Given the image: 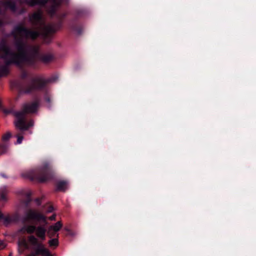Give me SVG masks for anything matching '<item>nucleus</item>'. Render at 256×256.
<instances>
[{
  "label": "nucleus",
  "mask_w": 256,
  "mask_h": 256,
  "mask_svg": "<svg viewBox=\"0 0 256 256\" xmlns=\"http://www.w3.org/2000/svg\"><path fill=\"white\" fill-rule=\"evenodd\" d=\"M30 21L33 26L32 30L18 25L12 32L16 40V46L18 54L11 52L5 42L0 43V54H2L1 58L6 64L0 66V78L8 74L9 64H14L18 66L31 64V60H35L38 58V46H29L27 44L28 40H34L40 35L46 36L56 30L54 26L46 24L42 18V12L40 10L30 16Z\"/></svg>",
  "instance_id": "nucleus-1"
},
{
  "label": "nucleus",
  "mask_w": 256,
  "mask_h": 256,
  "mask_svg": "<svg viewBox=\"0 0 256 256\" xmlns=\"http://www.w3.org/2000/svg\"><path fill=\"white\" fill-rule=\"evenodd\" d=\"M38 106L39 102L38 100L24 104L22 106V110L15 113L16 120L14 122V124L16 127L20 130H24L32 126L33 121L30 120L28 122L26 114L36 112Z\"/></svg>",
  "instance_id": "nucleus-2"
},
{
  "label": "nucleus",
  "mask_w": 256,
  "mask_h": 256,
  "mask_svg": "<svg viewBox=\"0 0 256 256\" xmlns=\"http://www.w3.org/2000/svg\"><path fill=\"white\" fill-rule=\"evenodd\" d=\"M52 170L50 164L44 162L39 168L30 170L22 174V176L31 180L43 182L48 180L52 176Z\"/></svg>",
  "instance_id": "nucleus-3"
},
{
  "label": "nucleus",
  "mask_w": 256,
  "mask_h": 256,
  "mask_svg": "<svg viewBox=\"0 0 256 256\" xmlns=\"http://www.w3.org/2000/svg\"><path fill=\"white\" fill-rule=\"evenodd\" d=\"M28 241L32 245L38 246L36 250V252L38 254H40L42 256H54L48 248L44 247L42 242H38V240L34 236H29L28 237Z\"/></svg>",
  "instance_id": "nucleus-4"
},
{
  "label": "nucleus",
  "mask_w": 256,
  "mask_h": 256,
  "mask_svg": "<svg viewBox=\"0 0 256 256\" xmlns=\"http://www.w3.org/2000/svg\"><path fill=\"white\" fill-rule=\"evenodd\" d=\"M22 232H26L28 234H32L35 232L36 235L42 240L46 239V229L42 226L36 227L34 226H26L21 230Z\"/></svg>",
  "instance_id": "nucleus-5"
},
{
  "label": "nucleus",
  "mask_w": 256,
  "mask_h": 256,
  "mask_svg": "<svg viewBox=\"0 0 256 256\" xmlns=\"http://www.w3.org/2000/svg\"><path fill=\"white\" fill-rule=\"evenodd\" d=\"M46 81L41 76L34 78L28 88L24 91L25 93H30L34 90L42 88L46 85Z\"/></svg>",
  "instance_id": "nucleus-6"
},
{
  "label": "nucleus",
  "mask_w": 256,
  "mask_h": 256,
  "mask_svg": "<svg viewBox=\"0 0 256 256\" xmlns=\"http://www.w3.org/2000/svg\"><path fill=\"white\" fill-rule=\"evenodd\" d=\"M46 216L39 212L36 210H29L26 214L25 220H34L46 223Z\"/></svg>",
  "instance_id": "nucleus-7"
},
{
  "label": "nucleus",
  "mask_w": 256,
  "mask_h": 256,
  "mask_svg": "<svg viewBox=\"0 0 256 256\" xmlns=\"http://www.w3.org/2000/svg\"><path fill=\"white\" fill-rule=\"evenodd\" d=\"M50 2L52 4V10H50L49 12L52 14L55 10L56 7L58 6L56 3H54L51 0H25L24 2L30 6H34L36 4L44 6Z\"/></svg>",
  "instance_id": "nucleus-8"
},
{
  "label": "nucleus",
  "mask_w": 256,
  "mask_h": 256,
  "mask_svg": "<svg viewBox=\"0 0 256 256\" xmlns=\"http://www.w3.org/2000/svg\"><path fill=\"white\" fill-rule=\"evenodd\" d=\"M1 4L6 8H8L12 12L16 11L15 2L12 0H4L2 2Z\"/></svg>",
  "instance_id": "nucleus-9"
},
{
  "label": "nucleus",
  "mask_w": 256,
  "mask_h": 256,
  "mask_svg": "<svg viewBox=\"0 0 256 256\" xmlns=\"http://www.w3.org/2000/svg\"><path fill=\"white\" fill-rule=\"evenodd\" d=\"M68 188V184L65 182H60L57 184L56 190L60 191H64Z\"/></svg>",
  "instance_id": "nucleus-10"
},
{
  "label": "nucleus",
  "mask_w": 256,
  "mask_h": 256,
  "mask_svg": "<svg viewBox=\"0 0 256 256\" xmlns=\"http://www.w3.org/2000/svg\"><path fill=\"white\" fill-rule=\"evenodd\" d=\"M7 194L8 190L6 187L2 188L0 190V199L4 201H6L7 200Z\"/></svg>",
  "instance_id": "nucleus-11"
},
{
  "label": "nucleus",
  "mask_w": 256,
  "mask_h": 256,
  "mask_svg": "<svg viewBox=\"0 0 256 256\" xmlns=\"http://www.w3.org/2000/svg\"><path fill=\"white\" fill-rule=\"evenodd\" d=\"M62 227V224L60 222H56L54 224L51 226L49 227L50 230H52L56 232L60 230Z\"/></svg>",
  "instance_id": "nucleus-12"
},
{
  "label": "nucleus",
  "mask_w": 256,
  "mask_h": 256,
  "mask_svg": "<svg viewBox=\"0 0 256 256\" xmlns=\"http://www.w3.org/2000/svg\"><path fill=\"white\" fill-rule=\"evenodd\" d=\"M48 244L49 246L52 248H56L58 245V238H54L50 239L48 242Z\"/></svg>",
  "instance_id": "nucleus-13"
},
{
  "label": "nucleus",
  "mask_w": 256,
  "mask_h": 256,
  "mask_svg": "<svg viewBox=\"0 0 256 256\" xmlns=\"http://www.w3.org/2000/svg\"><path fill=\"white\" fill-rule=\"evenodd\" d=\"M52 56L50 55H44L40 58L41 61L44 63H47L52 60Z\"/></svg>",
  "instance_id": "nucleus-14"
},
{
  "label": "nucleus",
  "mask_w": 256,
  "mask_h": 256,
  "mask_svg": "<svg viewBox=\"0 0 256 256\" xmlns=\"http://www.w3.org/2000/svg\"><path fill=\"white\" fill-rule=\"evenodd\" d=\"M48 236L50 238H52V237L56 236L57 238H58V234L55 231L50 230V228H48Z\"/></svg>",
  "instance_id": "nucleus-15"
},
{
  "label": "nucleus",
  "mask_w": 256,
  "mask_h": 256,
  "mask_svg": "<svg viewBox=\"0 0 256 256\" xmlns=\"http://www.w3.org/2000/svg\"><path fill=\"white\" fill-rule=\"evenodd\" d=\"M8 146L4 144H0V154H3L6 152Z\"/></svg>",
  "instance_id": "nucleus-16"
},
{
  "label": "nucleus",
  "mask_w": 256,
  "mask_h": 256,
  "mask_svg": "<svg viewBox=\"0 0 256 256\" xmlns=\"http://www.w3.org/2000/svg\"><path fill=\"white\" fill-rule=\"evenodd\" d=\"M11 137V134L10 132H8L4 134L2 136V140L4 142L8 141Z\"/></svg>",
  "instance_id": "nucleus-17"
},
{
  "label": "nucleus",
  "mask_w": 256,
  "mask_h": 256,
  "mask_svg": "<svg viewBox=\"0 0 256 256\" xmlns=\"http://www.w3.org/2000/svg\"><path fill=\"white\" fill-rule=\"evenodd\" d=\"M17 138V142L16 144H20L22 143V140H23V136L21 135L18 134L16 136Z\"/></svg>",
  "instance_id": "nucleus-18"
},
{
  "label": "nucleus",
  "mask_w": 256,
  "mask_h": 256,
  "mask_svg": "<svg viewBox=\"0 0 256 256\" xmlns=\"http://www.w3.org/2000/svg\"><path fill=\"white\" fill-rule=\"evenodd\" d=\"M29 243L32 246V244L30 242H29ZM32 246H34V248L36 253H31L30 254H28L27 256H37V254H38L36 252V250L38 248V246H33V245H32Z\"/></svg>",
  "instance_id": "nucleus-19"
},
{
  "label": "nucleus",
  "mask_w": 256,
  "mask_h": 256,
  "mask_svg": "<svg viewBox=\"0 0 256 256\" xmlns=\"http://www.w3.org/2000/svg\"><path fill=\"white\" fill-rule=\"evenodd\" d=\"M6 246V244L3 241L0 240V250L4 249Z\"/></svg>",
  "instance_id": "nucleus-20"
},
{
  "label": "nucleus",
  "mask_w": 256,
  "mask_h": 256,
  "mask_svg": "<svg viewBox=\"0 0 256 256\" xmlns=\"http://www.w3.org/2000/svg\"><path fill=\"white\" fill-rule=\"evenodd\" d=\"M54 3H56V4L58 6L64 0H51Z\"/></svg>",
  "instance_id": "nucleus-21"
},
{
  "label": "nucleus",
  "mask_w": 256,
  "mask_h": 256,
  "mask_svg": "<svg viewBox=\"0 0 256 256\" xmlns=\"http://www.w3.org/2000/svg\"><path fill=\"white\" fill-rule=\"evenodd\" d=\"M54 208L52 206H49L48 210H47V212H50L53 210Z\"/></svg>",
  "instance_id": "nucleus-22"
},
{
  "label": "nucleus",
  "mask_w": 256,
  "mask_h": 256,
  "mask_svg": "<svg viewBox=\"0 0 256 256\" xmlns=\"http://www.w3.org/2000/svg\"><path fill=\"white\" fill-rule=\"evenodd\" d=\"M49 219L50 220H55V219H56V215L55 214H53L52 216H51L49 218Z\"/></svg>",
  "instance_id": "nucleus-23"
},
{
  "label": "nucleus",
  "mask_w": 256,
  "mask_h": 256,
  "mask_svg": "<svg viewBox=\"0 0 256 256\" xmlns=\"http://www.w3.org/2000/svg\"><path fill=\"white\" fill-rule=\"evenodd\" d=\"M4 216L3 214L0 212V220L4 219Z\"/></svg>",
  "instance_id": "nucleus-24"
},
{
  "label": "nucleus",
  "mask_w": 256,
  "mask_h": 256,
  "mask_svg": "<svg viewBox=\"0 0 256 256\" xmlns=\"http://www.w3.org/2000/svg\"><path fill=\"white\" fill-rule=\"evenodd\" d=\"M4 25V22L2 20H0V28Z\"/></svg>",
  "instance_id": "nucleus-25"
},
{
  "label": "nucleus",
  "mask_w": 256,
  "mask_h": 256,
  "mask_svg": "<svg viewBox=\"0 0 256 256\" xmlns=\"http://www.w3.org/2000/svg\"><path fill=\"white\" fill-rule=\"evenodd\" d=\"M36 202H38V204H40L39 200H36Z\"/></svg>",
  "instance_id": "nucleus-26"
},
{
  "label": "nucleus",
  "mask_w": 256,
  "mask_h": 256,
  "mask_svg": "<svg viewBox=\"0 0 256 256\" xmlns=\"http://www.w3.org/2000/svg\"><path fill=\"white\" fill-rule=\"evenodd\" d=\"M25 246H26V248H27V244L26 243H25Z\"/></svg>",
  "instance_id": "nucleus-27"
},
{
  "label": "nucleus",
  "mask_w": 256,
  "mask_h": 256,
  "mask_svg": "<svg viewBox=\"0 0 256 256\" xmlns=\"http://www.w3.org/2000/svg\"><path fill=\"white\" fill-rule=\"evenodd\" d=\"M9 256H11L10 254Z\"/></svg>",
  "instance_id": "nucleus-28"
}]
</instances>
